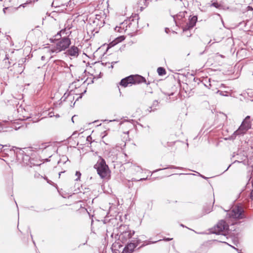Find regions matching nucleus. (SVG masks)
I'll list each match as a JSON object with an SVG mask.
<instances>
[{
  "mask_svg": "<svg viewBox=\"0 0 253 253\" xmlns=\"http://www.w3.org/2000/svg\"><path fill=\"white\" fill-rule=\"evenodd\" d=\"M117 62H112L111 63V64L110 65V66H109L108 67L109 68H113V65L115 63H116Z\"/></svg>",
  "mask_w": 253,
  "mask_h": 253,
  "instance_id": "2f4dec72",
  "label": "nucleus"
},
{
  "mask_svg": "<svg viewBox=\"0 0 253 253\" xmlns=\"http://www.w3.org/2000/svg\"><path fill=\"white\" fill-rule=\"evenodd\" d=\"M172 240V238L165 237V238H163V239L162 240H164L165 241H171Z\"/></svg>",
  "mask_w": 253,
  "mask_h": 253,
  "instance_id": "7c9ffc66",
  "label": "nucleus"
},
{
  "mask_svg": "<svg viewBox=\"0 0 253 253\" xmlns=\"http://www.w3.org/2000/svg\"><path fill=\"white\" fill-rule=\"evenodd\" d=\"M227 216L229 218L241 219L245 218L243 208L240 206H235L227 214Z\"/></svg>",
  "mask_w": 253,
  "mask_h": 253,
  "instance_id": "423d86ee",
  "label": "nucleus"
},
{
  "mask_svg": "<svg viewBox=\"0 0 253 253\" xmlns=\"http://www.w3.org/2000/svg\"><path fill=\"white\" fill-rule=\"evenodd\" d=\"M186 13H187V12L186 11L180 12L176 15L173 16V19L174 20H175L176 17L177 19H181L185 17V15Z\"/></svg>",
  "mask_w": 253,
  "mask_h": 253,
  "instance_id": "a211bd4d",
  "label": "nucleus"
},
{
  "mask_svg": "<svg viewBox=\"0 0 253 253\" xmlns=\"http://www.w3.org/2000/svg\"><path fill=\"white\" fill-rule=\"evenodd\" d=\"M69 98L70 99H71L72 98V95H69V94H66V93H65L64 95L61 98V100L62 101H65L67 98Z\"/></svg>",
  "mask_w": 253,
  "mask_h": 253,
  "instance_id": "a878e982",
  "label": "nucleus"
},
{
  "mask_svg": "<svg viewBox=\"0 0 253 253\" xmlns=\"http://www.w3.org/2000/svg\"><path fill=\"white\" fill-rule=\"evenodd\" d=\"M197 19L198 18L197 16H193L192 17L190 16L188 22L187 23V24L183 28V31L189 30L190 29L193 28L195 26L197 21Z\"/></svg>",
  "mask_w": 253,
  "mask_h": 253,
  "instance_id": "9b49d317",
  "label": "nucleus"
},
{
  "mask_svg": "<svg viewBox=\"0 0 253 253\" xmlns=\"http://www.w3.org/2000/svg\"><path fill=\"white\" fill-rule=\"evenodd\" d=\"M159 105V102L158 100H154L153 102V104L151 106L149 107V108L147 109L148 111L149 112H151L152 111H154L155 110H157V107Z\"/></svg>",
  "mask_w": 253,
  "mask_h": 253,
  "instance_id": "dca6fc26",
  "label": "nucleus"
},
{
  "mask_svg": "<svg viewBox=\"0 0 253 253\" xmlns=\"http://www.w3.org/2000/svg\"><path fill=\"white\" fill-rule=\"evenodd\" d=\"M31 235V238H33V236H32V235L31 234V235Z\"/></svg>",
  "mask_w": 253,
  "mask_h": 253,
  "instance_id": "5fc2aeb1",
  "label": "nucleus"
},
{
  "mask_svg": "<svg viewBox=\"0 0 253 253\" xmlns=\"http://www.w3.org/2000/svg\"><path fill=\"white\" fill-rule=\"evenodd\" d=\"M249 129L244 126V124H241L238 129L230 136V139L234 140L237 136L243 135Z\"/></svg>",
  "mask_w": 253,
  "mask_h": 253,
  "instance_id": "1a4fd4ad",
  "label": "nucleus"
},
{
  "mask_svg": "<svg viewBox=\"0 0 253 253\" xmlns=\"http://www.w3.org/2000/svg\"><path fill=\"white\" fill-rule=\"evenodd\" d=\"M94 168L96 169L97 173L101 178H104L107 176L109 168L106 165L105 160L103 158H100L94 166Z\"/></svg>",
  "mask_w": 253,
  "mask_h": 253,
  "instance_id": "20e7f679",
  "label": "nucleus"
},
{
  "mask_svg": "<svg viewBox=\"0 0 253 253\" xmlns=\"http://www.w3.org/2000/svg\"><path fill=\"white\" fill-rule=\"evenodd\" d=\"M146 179H147V178H140L139 180H138V181H142V180H145Z\"/></svg>",
  "mask_w": 253,
  "mask_h": 253,
  "instance_id": "79ce46f5",
  "label": "nucleus"
},
{
  "mask_svg": "<svg viewBox=\"0 0 253 253\" xmlns=\"http://www.w3.org/2000/svg\"><path fill=\"white\" fill-rule=\"evenodd\" d=\"M209 82H210V83H211V81H210V79L209 80ZM209 85H210V86H211V83H210Z\"/></svg>",
  "mask_w": 253,
  "mask_h": 253,
  "instance_id": "09e8293b",
  "label": "nucleus"
},
{
  "mask_svg": "<svg viewBox=\"0 0 253 253\" xmlns=\"http://www.w3.org/2000/svg\"><path fill=\"white\" fill-rule=\"evenodd\" d=\"M225 87V85L223 84H221L220 85V86L219 87Z\"/></svg>",
  "mask_w": 253,
  "mask_h": 253,
  "instance_id": "a19ab883",
  "label": "nucleus"
},
{
  "mask_svg": "<svg viewBox=\"0 0 253 253\" xmlns=\"http://www.w3.org/2000/svg\"><path fill=\"white\" fill-rule=\"evenodd\" d=\"M132 77V84H139L142 83H145L147 84H149V83H147L146 80L145 79L144 77L139 75H130Z\"/></svg>",
  "mask_w": 253,
  "mask_h": 253,
  "instance_id": "f8f14e48",
  "label": "nucleus"
},
{
  "mask_svg": "<svg viewBox=\"0 0 253 253\" xmlns=\"http://www.w3.org/2000/svg\"><path fill=\"white\" fill-rule=\"evenodd\" d=\"M220 242L222 243H225V242H224V241H220Z\"/></svg>",
  "mask_w": 253,
  "mask_h": 253,
  "instance_id": "6e6d98bb",
  "label": "nucleus"
},
{
  "mask_svg": "<svg viewBox=\"0 0 253 253\" xmlns=\"http://www.w3.org/2000/svg\"><path fill=\"white\" fill-rule=\"evenodd\" d=\"M241 124H244V126L248 129H250L251 127V122L248 120H244Z\"/></svg>",
  "mask_w": 253,
  "mask_h": 253,
  "instance_id": "5701e85b",
  "label": "nucleus"
},
{
  "mask_svg": "<svg viewBox=\"0 0 253 253\" xmlns=\"http://www.w3.org/2000/svg\"><path fill=\"white\" fill-rule=\"evenodd\" d=\"M211 41H210L209 42L208 44H210V43H211Z\"/></svg>",
  "mask_w": 253,
  "mask_h": 253,
  "instance_id": "864d4df0",
  "label": "nucleus"
},
{
  "mask_svg": "<svg viewBox=\"0 0 253 253\" xmlns=\"http://www.w3.org/2000/svg\"><path fill=\"white\" fill-rule=\"evenodd\" d=\"M123 227L125 229V230L122 231L120 236L119 240L123 243H126L130 239H132V236L134 235L135 231L134 230H131L129 229L128 226H124Z\"/></svg>",
  "mask_w": 253,
  "mask_h": 253,
  "instance_id": "6e6552de",
  "label": "nucleus"
},
{
  "mask_svg": "<svg viewBox=\"0 0 253 253\" xmlns=\"http://www.w3.org/2000/svg\"><path fill=\"white\" fill-rule=\"evenodd\" d=\"M212 207L210 205H207L203 208V214H208L212 211Z\"/></svg>",
  "mask_w": 253,
  "mask_h": 253,
  "instance_id": "f3484780",
  "label": "nucleus"
},
{
  "mask_svg": "<svg viewBox=\"0 0 253 253\" xmlns=\"http://www.w3.org/2000/svg\"><path fill=\"white\" fill-rule=\"evenodd\" d=\"M91 137L90 135H89V136H88L87 137V138H86V140H87V141H89V139H91Z\"/></svg>",
  "mask_w": 253,
  "mask_h": 253,
  "instance_id": "58836bf2",
  "label": "nucleus"
},
{
  "mask_svg": "<svg viewBox=\"0 0 253 253\" xmlns=\"http://www.w3.org/2000/svg\"><path fill=\"white\" fill-rule=\"evenodd\" d=\"M86 92V90H85L84 92H83L82 94H80V96L76 99V100H78L79 98H81L83 96V94L84 93Z\"/></svg>",
  "mask_w": 253,
  "mask_h": 253,
  "instance_id": "72a5a7b5",
  "label": "nucleus"
},
{
  "mask_svg": "<svg viewBox=\"0 0 253 253\" xmlns=\"http://www.w3.org/2000/svg\"><path fill=\"white\" fill-rule=\"evenodd\" d=\"M210 6H213L218 9H221L223 7V5L221 3H219L217 2H213L211 5Z\"/></svg>",
  "mask_w": 253,
  "mask_h": 253,
  "instance_id": "4be33fe9",
  "label": "nucleus"
},
{
  "mask_svg": "<svg viewBox=\"0 0 253 253\" xmlns=\"http://www.w3.org/2000/svg\"><path fill=\"white\" fill-rule=\"evenodd\" d=\"M139 2L141 4L143 3L145 6H147L148 4L147 0H139Z\"/></svg>",
  "mask_w": 253,
  "mask_h": 253,
  "instance_id": "c85d7f7f",
  "label": "nucleus"
},
{
  "mask_svg": "<svg viewBox=\"0 0 253 253\" xmlns=\"http://www.w3.org/2000/svg\"><path fill=\"white\" fill-rule=\"evenodd\" d=\"M157 72L160 76H163L166 74L165 69L161 67L158 68Z\"/></svg>",
  "mask_w": 253,
  "mask_h": 253,
  "instance_id": "aec40b11",
  "label": "nucleus"
},
{
  "mask_svg": "<svg viewBox=\"0 0 253 253\" xmlns=\"http://www.w3.org/2000/svg\"><path fill=\"white\" fill-rule=\"evenodd\" d=\"M161 241V239L159 240L158 241H145L143 242V244L140 247V248H142L146 245L151 244H155L158 242Z\"/></svg>",
  "mask_w": 253,
  "mask_h": 253,
  "instance_id": "6ab92c4d",
  "label": "nucleus"
},
{
  "mask_svg": "<svg viewBox=\"0 0 253 253\" xmlns=\"http://www.w3.org/2000/svg\"><path fill=\"white\" fill-rule=\"evenodd\" d=\"M182 169V168H181V167H176V166H169L168 167L166 168H164V169H156V170H154V171H153V172H157V171H160V170H161L165 169Z\"/></svg>",
  "mask_w": 253,
  "mask_h": 253,
  "instance_id": "412c9836",
  "label": "nucleus"
},
{
  "mask_svg": "<svg viewBox=\"0 0 253 253\" xmlns=\"http://www.w3.org/2000/svg\"><path fill=\"white\" fill-rule=\"evenodd\" d=\"M200 176H201L202 177H203V178H204V179H207V178H208L207 177H205V176L202 175H201V174H200Z\"/></svg>",
  "mask_w": 253,
  "mask_h": 253,
  "instance_id": "c03bdc74",
  "label": "nucleus"
},
{
  "mask_svg": "<svg viewBox=\"0 0 253 253\" xmlns=\"http://www.w3.org/2000/svg\"><path fill=\"white\" fill-rule=\"evenodd\" d=\"M180 226L183 227H185V226L183 224H181Z\"/></svg>",
  "mask_w": 253,
  "mask_h": 253,
  "instance_id": "8fccbe9b",
  "label": "nucleus"
},
{
  "mask_svg": "<svg viewBox=\"0 0 253 253\" xmlns=\"http://www.w3.org/2000/svg\"><path fill=\"white\" fill-rule=\"evenodd\" d=\"M76 175L77 176V178L76 179V180L78 181L80 179V177L81 176V173L80 171H77L76 172Z\"/></svg>",
  "mask_w": 253,
  "mask_h": 253,
  "instance_id": "c756f323",
  "label": "nucleus"
},
{
  "mask_svg": "<svg viewBox=\"0 0 253 253\" xmlns=\"http://www.w3.org/2000/svg\"><path fill=\"white\" fill-rule=\"evenodd\" d=\"M15 154L16 161L18 164L23 166L26 165L32 167V160L29 155L26 154L24 150L21 149H18Z\"/></svg>",
  "mask_w": 253,
  "mask_h": 253,
  "instance_id": "f03ea898",
  "label": "nucleus"
},
{
  "mask_svg": "<svg viewBox=\"0 0 253 253\" xmlns=\"http://www.w3.org/2000/svg\"><path fill=\"white\" fill-rule=\"evenodd\" d=\"M69 98L70 99H71L72 98V95H69V94H66V93H65L64 95L61 98V100L62 101H65L67 98Z\"/></svg>",
  "mask_w": 253,
  "mask_h": 253,
  "instance_id": "393cba45",
  "label": "nucleus"
},
{
  "mask_svg": "<svg viewBox=\"0 0 253 253\" xmlns=\"http://www.w3.org/2000/svg\"><path fill=\"white\" fill-rule=\"evenodd\" d=\"M55 42H57L56 43V46L51 49L52 52L58 53L62 50H65L69 47L71 44L70 39L66 37L63 38L59 37V39L58 38V40L55 41Z\"/></svg>",
  "mask_w": 253,
  "mask_h": 253,
  "instance_id": "7ed1b4c3",
  "label": "nucleus"
},
{
  "mask_svg": "<svg viewBox=\"0 0 253 253\" xmlns=\"http://www.w3.org/2000/svg\"><path fill=\"white\" fill-rule=\"evenodd\" d=\"M33 121L34 122H36L38 121V120H33Z\"/></svg>",
  "mask_w": 253,
  "mask_h": 253,
  "instance_id": "3c124183",
  "label": "nucleus"
},
{
  "mask_svg": "<svg viewBox=\"0 0 253 253\" xmlns=\"http://www.w3.org/2000/svg\"><path fill=\"white\" fill-rule=\"evenodd\" d=\"M17 8H13V7H4L3 9V12L6 14V11H12L13 10H17Z\"/></svg>",
  "mask_w": 253,
  "mask_h": 253,
  "instance_id": "b1692460",
  "label": "nucleus"
},
{
  "mask_svg": "<svg viewBox=\"0 0 253 253\" xmlns=\"http://www.w3.org/2000/svg\"><path fill=\"white\" fill-rule=\"evenodd\" d=\"M229 230V226L225 220H221L214 226L212 233L217 235H226Z\"/></svg>",
  "mask_w": 253,
  "mask_h": 253,
  "instance_id": "39448f33",
  "label": "nucleus"
},
{
  "mask_svg": "<svg viewBox=\"0 0 253 253\" xmlns=\"http://www.w3.org/2000/svg\"><path fill=\"white\" fill-rule=\"evenodd\" d=\"M47 182L49 184H51V183H52V182L50 180H47Z\"/></svg>",
  "mask_w": 253,
  "mask_h": 253,
  "instance_id": "49530a36",
  "label": "nucleus"
},
{
  "mask_svg": "<svg viewBox=\"0 0 253 253\" xmlns=\"http://www.w3.org/2000/svg\"><path fill=\"white\" fill-rule=\"evenodd\" d=\"M230 166H231V165H230L228 166V167H227V169L225 170V171H226V170H228V169L229 168V167H230Z\"/></svg>",
  "mask_w": 253,
  "mask_h": 253,
  "instance_id": "de8ad7c7",
  "label": "nucleus"
},
{
  "mask_svg": "<svg viewBox=\"0 0 253 253\" xmlns=\"http://www.w3.org/2000/svg\"><path fill=\"white\" fill-rule=\"evenodd\" d=\"M139 19L138 14H132L127 19L121 23L124 32H127L128 35L136 33L138 30Z\"/></svg>",
  "mask_w": 253,
  "mask_h": 253,
  "instance_id": "f257e3e1",
  "label": "nucleus"
},
{
  "mask_svg": "<svg viewBox=\"0 0 253 253\" xmlns=\"http://www.w3.org/2000/svg\"><path fill=\"white\" fill-rule=\"evenodd\" d=\"M61 160H60V161H58V163L59 164L61 162Z\"/></svg>",
  "mask_w": 253,
  "mask_h": 253,
  "instance_id": "603ef678",
  "label": "nucleus"
},
{
  "mask_svg": "<svg viewBox=\"0 0 253 253\" xmlns=\"http://www.w3.org/2000/svg\"><path fill=\"white\" fill-rule=\"evenodd\" d=\"M75 117H76V116L75 115V116H73V117H72V119H71V120H72V122H73V123H74V118Z\"/></svg>",
  "mask_w": 253,
  "mask_h": 253,
  "instance_id": "37998d69",
  "label": "nucleus"
},
{
  "mask_svg": "<svg viewBox=\"0 0 253 253\" xmlns=\"http://www.w3.org/2000/svg\"><path fill=\"white\" fill-rule=\"evenodd\" d=\"M141 240L137 237H134L127 242L122 253H132L134 249L139 244Z\"/></svg>",
  "mask_w": 253,
  "mask_h": 253,
  "instance_id": "0eeeda50",
  "label": "nucleus"
},
{
  "mask_svg": "<svg viewBox=\"0 0 253 253\" xmlns=\"http://www.w3.org/2000/svg\"><path fill=\"white\" fill-rule=\"evenodd\" d=\"M0 146L1 147V148H0V152L2 151V148L4 146V145L0 144Z\"/></svg>",
  "mask_w": 253,
  "mask_h": 253,
  "instance_id": "ea45409f",
  "label": "nucleus"
},
{
  "mask_svg": "<svg viewBox=\"0 0 253 253\" xmlns=\"http://www.w3.org/2000/svg\"><path fill=\"white\" fill-rule=\"evenodd\" d=\"M125 39L124 36H121L116 38L114 40L110 43V45L112 46L115 45L118 43L123 41Z\"/></svg>",
  "mask_w": 253,
  "mask_h": 253,
  "instance_id": "4468645a",
  "label": "nucleus"
},
{
  "mask_svg": "<svg viewBox=\"0 0 253 253\" xmlns=\"http://www.w3.org/2000/svg\"><path fill=\"white\" fill-rule=\"evenodd\" d=\"M251 198L253 200V190L252 191L251 193Z\"/></svg>",
  "mask_w": 253,
  "mask_h": 253,
  "instance_id": "c9c22d12",
  "label": "nucleus"
},
{
  "mask_svg": "<svg viewBox=\"0 0 253 253\" xmlns=\"http://www.w3.org/2000/svg\"><path fill=\"white\" fill-rule=\"evenodd\" d=\"M250 118V116H247L245 118V119L244 120H247L249 121Z\"/></svg>",
  "mask_w": 253,
  "mask_h": 253,
  "instance_id": "4c0bfd02",
  "label": "nucleus"
},
{
  "mask_svg": "<svg viewBox=\"0 0 253 253\" xmlns=\"http://www.w3.org/2000/svg\"><path fill=\"white\" fill-rule=\"evenodd\" d=\"M62 159H63V161H64L63 163H65L66 161V160H68V159L66 157H65V156H63L62 157Z\"/></svg>",
  "mask_w": 253,
  "mask_h": 253,
  "instance_id": "473e14b6",
  "label": "nucleus"
},
{
  "mask_svg": "<svg viewBox=\"0 0 253 253\" xmlns=\"http://www.w3.org/2000/svg\"><path fill=\"white\" fill-rule=\"evenodd\" d=\"M80 51L77 46L72 45L66 50L65 53L73 58H77L79 55Z\"/></svg>",
  "mask_w": 253,
  "mask_h": 253,
  "instance_id": "9d476101",
  "label": "nucleus"
},
{
  "mask_svg": "<svg viewBox=\"0 0 253 253\" xmlns=\"http://www.w3.org/2000/svg\"><path fill=\"white\" fill-rule=\"evenodd\" d=\"M233 248H234L235 250H236L237 251H238V253H242L241 252V251L239 250L237 248H236L235 247L233 246H231Z\"/></svg>",
  "mask_w": 253,
  "mask_h": 253,
  "instance_id": "f704fd0d",
  "label": "nucleus"
},
{
  "mask_svg": "<svg viewBox=\"0 0 253 253\" xmlns=\"http://www.w3.org/2000/svg\"><path fill=\"white\" fill-rule=\"evenodd\" d=\"M115 30L116 32L121 33L123 31H124V29H123V26L121 24L120 26H116L115 28Z\"/></svg>",
  "mask_w": 253,
  "mask_h": 253,
  "instance_id": "cd10ccee",
  "label": "nucleus"
},
{
  "mask_svg": "<svg viewBox=\"0 0 253 253\" xmlns=\"http://www.w3.org/2000/svg\"><path fill=\"white\" fill-rule=\"evenodd\" d=\"M132 77L130 75L128 77H126L123 79L121 80V82H120V85L126 87L129 84H132Z\"/></svg>",
  "mask_w": 253,
  "mask_h": 253,
  "instance_id": "ddd939ff",
  "label": "nucleus"
},
{
  "mask_svg": "<svg viewBox=\"0 0 253 253\" xmlns=\"http://www.w3.org/2000/svg\"><path fill=\"white\" fill-rule=\"evenodd\" d=\"M65 172V171H61V172H60L59 173V177H60V176L61 175V173H63V172Z\"/></svg>",
  "mask_w": 253,
  "mask_h": 253,
  "instance_id": "a18cd8bd",
  "label": "nucleus"
},
{
  "mask_svg": "<svg viewBox=\"0 0 253 253\" xmlns=\"http://www.w3.org/2000/svg\"><path fill=\"white\" fill-rule=\"evenodd\" d=\"M169 28H165V32H166V33H169Z\"/></svg>",
  "mask_w": 253,
  "mask_h": 253,
  "instance_id": "e433bc0d",
  "label": "nucleus"
},
{
  "mask_svg": "<svg viewBox=\"0 0 253 253\" xmlns=\"http://www.w3.org/2000/svg\"><path fill=\"white\" fill-rule=\"evenodd\" d=\"M216 93H219L220 95L222 96H227L228 95V92L226 91H222L220 90H217V91H216Z\"/></svg>",
  "mask_w": 253,
  "mask_h": 253,
  "instance_id": "bb28decb",
  "label": "nucleus"
},
{
  "mask_svg": "<svg viewBox=\"0 0 253 253\" xmlns=\"http://www.w3.org/2000/svg\"><path fill=\"white\" fill-rule=\"evenodd\" d=\"M66 31V29H62L55 35L54 38H53L50 39L51 42H55V41L58 40V37L61 38V35H63L65 33Z\"/></svg>",
  "mask_w": 253,
  "mask_h": 253,
  "instance_id": "2eb2a0df",
  "label": "nucleus"
}]
</instances>
